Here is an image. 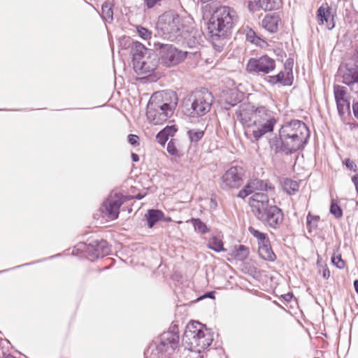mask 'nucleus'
Masks as SVG:
<instances>
[{"instance_id": "obj_52", "label": "nucleus", "mask_w": 358, "mask_h": 358, "mask_svg": "<svg viewBox=\"0 0 358 358\" xmlns=\"http://www.w3.org/2000/svg\"><path fill=\"white\" fill-rule=\"evenodd\" d=\"M252 5H253V3L250 2V3H249V8H250V9H251V10L252 9Z\"/></svg>"}, {"instance_id": "obj_2", "label": "nucleus", "mask_w": 358, "mask_h": 358, "mask_svg": "<svg viewBox=\"0 0 358 358\" xmlns=\"http://www.w3.org/2000/svg\"><path fill=\"white\" fill-rule=\"evenodd\" d=\"M177 103L178 98L175 92H156L147 105L148 120L153 124H162L173 114Z\"/></svg>"}, {"instance_id": "obj_26", "label": "nucleus", "mask_w": 358, "mask_h": 358, "mask_svg": "<svg viewBox=\"0 0 358 358\" xmlns=\"http://www.w3.org/2000/svg\"><path fill=\"white\" fill-rule=\"evenodd\" d=\"M164 213L159 210H149L145 215L149 228H152L154 224L163 217Z\"/></svg>"}, {"instance_id": "obj_14", "label": "nucleus", "mask_w": 358, "mask_h": 358, "mask_svg": "<svg viewBox=\"0 0 358 358\" xmlns=\"http://www.w3.org/2000/svg\"><path fill=\"white\" fill-rule=\"evenodd\" d=\"M334 94L338 114L341 117H343L350 111V100L346 87L338 85H334Z\"/></svg>"}, {"instance_id": "obj_8", "label": "nucleus", "mask_w": 358, "mask_h": 358, "mask_svg": "<svg viewBox=\"0 0 358 358\" xmlns=\"http://www.w3.org/2000/svg\"><path fill=\"white\" fill-rule=\"evenodd\" d=\"M155 48L159 54V62L166 67H173L182 62L188 52L178 49L172 44L155 43Z\"/></svg>"}, {"instance_id": "obj_4", "label": "nucleus", "mask_w": 358, "mask_h": 358, "mask_svg": "<svg viewBox=\"0 0 358 358\" xmlns=\"http://www.w3.org/2000/svg\"><path fill=\"white\" fill-rule=\"evenodd\" d=\"M236 12L231 7L217 8L208 22V30L212 36L224 37L237 22Z\"/></svg>"}, {"instance_id": "obj_20", "label": "nucleus", "mask_w": 358, "mask_h": 358, "mask_svg": "<svg viewBox=\"0 0 358 358\" xmlns=\"http://www.w3.org/2000/svg\"><path fill=\"white\" fill-rule=\"evenodd\" d=\"M274 125L275 124H271V123H267V124H253L252 126L250 127V129L248 130V132L251 133V135L255 141H258L266 134L272 132Z\"/></svg>"}, {"instance_id": "obj_43", "label": "nucleus", "mask_w": 358, "mask_h": 358, "mask_svg": "<svg viewBox=\"0 0 358 358\" xmlns=\"http://www.w3.org/2000/svg\"><path fill=\"white\" fill-rule=\"evenodd\" d=\"M345 164L346 167L348 169H350V171H352L355 172L357 171V165L352 160H351L350 159H346L345 160Z\"/></svg>"}, {"instance_id": "obj_16", "label": "nucleus", "mask_w": 358, "mask_h": 358, "mask_svg": "<svg viewBox=\"0 0 358 358\" xmlns=\"http://www.w3.org/2000/svg\"><path fill=\"white\" fill-rule=\"evenodd\" d=\"M342 82L350 87L351 90L357 92L358 89V66H345L340 69Z\"/></svg>"}, {"instance_id": "obj_23", "label": "nucleus", "mask_w": 358, "mask_h": 358, "mask_svg": "<svg viewBox=\"0 0 358 358\" xmlns=\"http://www.w3.org/2000/svg\"><path fill=\"white\" fill-rule=\"evenodd\" d=\"M258 253L260 257L264 260L274 262L276 259V256L271 249L269 241L266 243H264L259 245Z\"/></svg>"}, {"instance_id": "obj_12", "label": "nucleus", "mask_w": 358, "mask_h": 358, "mask_svg": "<svg viewBox=\"0 0 358 358\" xmlns=\"http://www.w3.org/2000/svg\"><path fill=\"white\" fill-rule=\"evenodd\" d=\"M179 335L177 332L171 331L164 332L157 346L158 351L171 355L178 346Z\"/></svg>"}, {"instance_id": "obj_24", "label": "nucleus", "mask_w": 358, "mask_h": 358, "mask_svg": "<svg viewBox=\"0 0 358 358\" xmlns=\"http://www.w3.org/2000/svg\"><path fill=\"white\" fill-rule=\"evenodd\" d=\"M329 9L328 5L326 3L321 6L317 10V20L320 24H324V22L327 23V27L329 29H331L334 27V24L332 22H329Z\"/></svg>"}, {"instance_id": "obj_45", "label": "nucleus", "mask_w": 358, "mask_h": 358, "mask_svg": "<svg viewBox=\"0 0 358 358\" xmlns=\"http://www.w3.org/2000/svg\"><path fill=\"white\" fill-rule=\"evenodd\" d=\"M162 0H144L145 5L148 8H153L155 5H157Z\"/></svg>"}, {"instance_id": "obj_17", "label": "nucleus", "mask_w": 358, "mask_h": 358, "mask_svg": "<svg viewBox=\"0 0 358 358\" xmlns=\"http://www.w3.org/2000/svg\"><path fill=\"white\" fill-rule=\"evenodd\" d=\"M267 189L268 185L266 182L257 178L251 179L248 180L243 189L238 192L237 196L244 199L251 194H254L256 192L266 191Z\"/></svg>"}, {"instance_id": "obj_46", "label": "nucleus", "mask_w": 358, "mask_h": 358, "mask_svg": "<svg viewBox=\"0 0 358 358\" xmlns=\"http://www.w3.org/2000/svg\"><path fill=\"white\" fill-rule=\"evenodd\" d=\"M352 180L355 186L357 192H358V173L352 178Z\"/></svg>"}, {"instance_id": "obj_18", "label": "nucleus", "mask_w": 358, "mask_h": 358, "mask_svg": "<svg viewBox=\"0 0 358 358\" xmlns=\"http://www.w3.org/2000/svg\"><path fill=\"white\" fill-rule=\"evenodd\" d=\"M252 119H253V124H267V123H271L275 124L276 123L273 112L264 107H259L252 110Z\"/></svg>"}, {"instance_id": "obj_5", "label": "nucleus", "mask_w": 358, "mask_h": 358, "mask_svg": "<svg viewBox=\"0 0 358 358\" xmlns=\"http://www.w3.org/2000/svg\"><path fill=\"white\" fill-rule=\"evenodd\" d=\"M184 110L187 115L201 117L208 113L213 103L211 93L203 89L192 92L184 101Z\"/></svg>"}, {"instance_id": "obj_6", "label": "nucleus", "mask_w": 358, "mask_h": 358, "mask_svg": "<svg viewBox=\"0 0 358 358\" xmlns=\"http://www.w3.org/2000/svg\"><path fill=\"white\" fill-rule=\"evenodd\" d=\"M182 341L191 348H198L200 350L209 347L213 338L209 329L200 322H193L187 325Z\"/></svg>"}, {"instance_id": "obj_27", "label": "nucleus", "mask_w": 358, "mask_h": 358, "mask_svg": "<svg viewBox=\"0 0 358 358\" xmlns=\"http://www.w3.org/2000/svg\"><path fill=\"white\" fill-rule=\"evenodd\" d=\"M237 117L239 120L243 124L248 127V130L250 129V127L253 124V119H252V111L250 113L245 109L240 110L236 113Z\"/></svg>"}, {"instance_id": "obj_35", "label": "nucleus", "mask_w": 358, "mask_h": 358, "mask_svg": "<svg viewBox=\"0 0 358 358\" xmlns=\"http://www.w3.org/2000/svg\"><path fill=\"white\" fill-rule=\"evenodd\" d=\"M136 32L138 35L144 40H148L151 38L152 31L145 27L137 26Z\"/></svg>"}, {"instance_id": "obj_11", "label": "nucleus", "mask_w": 358, "mask_h": 358, "mask_svg": "<svg viewBox=\"0 0 358 358\" xmlns=\"http://www.w3.org/2000/svg\"><path fill=\"white\" fill-rule=\"evenodd\" d=\"M256 216L259 220L274 229L278 227L283 220L282 210L275 205L271 206L263 212L257 213Z\"/></svg>"}, {"instance_id": "obj_48", "label": "nucleus", "mask_w": 358, "mask_h": 358, "mask_svg": "<svg viewBox=\"0 0 358 358\" xmlns=\"http://www.w3.org/2000/svg\"><path fill=\"white\" fill-rule=\"evenodd\" d=\"M131 159H132V161L134 162H136L139 160V157L137 154H135V153H132L131 154Z\"/></svg>"}, {"instance_id": "obj_42", "label": "nucleus", "mask_w": 358, "mask_h": 358, "mask_svg": "<svg viewBox=\"0 0 358 358\" xmlns=\"http://www.w3.org/2000/svg\"><path fill=\"white\" fill-rule=\"evenodd\" d=\"M164 131H166L167 136H173L174 134L177 131V129L175 125L167 126L164 129Z\"/></svg>"}, {"instance_id": "obj_40", "label": "nucleus", "mask_w": 358, "mask_h": 358, "mask_svg": "<svg viewBox=\"0 0 358 358\" xmlns=\"http://www.w3.org/2000/svg\"><path fill=\"white\" fill-rule=\"evenodd\" d=\"M156 139L159 144L164 145L166 142L168 141L169 136L166 134V131H164V129H162L157 134Z\"/></svg>"}, {"instance_id": "obj_10", "label": "nucleus", "mask_w": 358, "mask_h": 358, "mask_svg": "<svg viewBox=\"0 0 358 358\" xmlns=\"http://www.w3.org/2000/svg\"><path fill=\"white\" fill-rule=\"evenodd\" d=\"M275 67V61L267 55L249 59L246 69L250 73H269Z\"/></svg>"}, {"instance_id": "obj_29", "label": "nucleus", "mask_w": 358, "mask_h": 358, "mask_svg": "<svg viewBox=\"0 0 358 358\" xmlns=\"http://www.w3.org/2000/svg\"><path fill=\"white\" fill-rule=\"evenodd\" d=\"M208 247L216 252L226 250L223 247V243L222 240L215 236H213L209 239Z\"/></svg>"}, {"instance_id": "obj_31", "label": "nucleus", "mask_w": 358, "mask_h": 358, "mask_svg": "<svg viewBox=\"0 0 358 358\" xmlns=\"http://www.w3.org/2000/svg\"><path fill=\"white\" fill-rule=\"evenodd\" d=\"M188 136L191 142H198L204 135V130L192 129L188 131Z\"/></svg>"}, {"instance_id": "obj_53", "label": "nucleus", "mask_w": 358, "mask_h": 358, "mask_svg": "<svg viewBox=\"0 0 358 358\" xmlns=\"http://www.w3.org/2000/svg\"><path fill=\"white\" fill-rule=\"evenodd\" d=\"M356 52H357V61H358V47L356 49Z\"/></svg>"}, {"instance_id": "obj_33", "label": "nucleus", "mask_w": 358, "mask_h": 358, "mask_svg": "<svg viewBox=\"0 0 358 358\" xmlns=\"http://www.w3.org/2000/svg\"><path fill=\"white\" fill-rule=\"evenodd\" d=\"M249 252L248 248L240 245L235 252V258L239 261H244L248 256Z\"/></svg>"}, {"instance_id": "obj_28", "label": "nucleus", "mask_w": 358, "mask_h": 358, "mask_svg": "<svg viewBox=\"0 0 358 358\" xmlns=\"http://www.w3.org/2000/svg\"><path fill=\"white\" fill-rule=\"evenodd\" d=\"M102 17L103 19L108 22H110L113 20V5L110 2H105L102 5Z\"/></svg>"}, {"instance_id": "obj_39", "label": "nucleus", "mask_w": 358, "mask_h": 358, "mask_svg": "<svg viewBox=\"0 0 358 358\" xmlns=\"http://www.w3.org/2000/svg\"><path fill=\"white\" fill-rule=\"evenodd\" d=\"M331 262L334 265H335L338 268H343L345 266V262L341 259V255H334L331 257Z\"/></svg>"}, {"instance_id": "obj_22", "label": "nucleus", "mask_w": 358, "mask_h": 358, "mask_svg": "<svg viewBox=\"0 0 358 358\" xmlns=\"http://www.w3.org/2000/svg\"><path fill=\"white\" fill-rule=\"evenodd\" d=\"M90 247L94 250V255L96 257H103L109 252L108 243L104 240L93 241L90 243L88 250H90Z\"/></svg>"}, {"instance_id": "obj_30", "label": "nucleus", "mask_w": 358, "mask_h": 358, "mask_svg": "<svg viewBox=\"0 0 358 358\" xmlns=\"http://www.w3.org/2000/svg\"><path fill=\"white\" fill-rule=\"evenodd\" d=\"M249 231L254 237L257 238L259 245L266 243L269 241L266 234L260 232L252 227H249Z\"/></svg>"}, {"instance_id": "obj_7", "label": "nucleus", "mask_w": 358, "mask_h": 358, "mask_svg": "<svg viewBox=\"0 0 358 358\" xmlns=\"http://www.w3.org/2000/svg\"><path fill=\"white\" fill-rule=\"evenodd\" d=\"M157 27L159 32L165 38L173 41L180 35L182 27V20L174 13H165L159 17Z\"/></svg>"}, {"instance_id": "obj_34", "label": "nucleus", "mask_w": 358, "mask_h": 358, "mask_svg": "<svg viewBox=\"0 0 358 358\" xmlns=\"http://www.w3.org/2000/svg\"><path fill=\"white\" fill-rule=\"evenodd\" d=\"M284 189L289 194H293L298 191L299 184L292 180H286L284 183Z\"/></svg>"}, {"instance_id": "obj_15", "label": "nucleus", "mask_w": 358, "mask_h": 358, "mask_svg": "<svg viewBox=\"0 0 358 358\" xmlns=\"http://www.w3.org/2000/svg\"><path fill=\"white\" fill-rule=\"evenodd\" d=\"M294 61L292 59L286 60L284 65V71H280L275 76L270 78V82L272 84L280 83L285 86L292 85L293 83V69Z\"/></svg>"}, {"instance_id": "obj_9", "label": "nucleus", "mask_w": 358, "mask_h": 358, "mask_svg": "<svg viewBox=\"0 0 358 358\" xmlns=\"http://www.w3.org/2000/svg\"><path fill=\"white\" fill-rule=\"evenodd\" d=\"M243 169L241 166L229 169L220 179V186L222 189L238 188L243 183Z\"/></svg>"}, {"instance_id": "obj_51", "label": "nucleus", "mask_w": 358, "mask_h": 358, "mask_svg": "<svg viewBox=\"0 0 358 358\" xmlns=\"http://www.w3.org/2000/svg\"><path fill=\"white\" fill-rule=\"evenodd\" d=\"M4 358H15V357H13V355H7L4 356Z\"/></svg>"}, {"instance_id": "obj_54", "label": "nucleus", "mask_w": 358, "mask_h": 358, "mask_svg": "<svg viewBox=\"0 0 358 358\" xmlns=\"http://www.w3.org/2000/svg\"><path fill=\"white\" fill-rule=\"evenodd\" d=\"M357 92H358V88H357Z\"/></svg>"}, {"instance_id": "obj_38", "label": "nucleus", "mask_w": 358, "mask_h": 358, "mask_svg": "<svg viewBox=\"0 0 358 358\" xmlns=\"http://www.w3.org/2000/svg\"><path fill=\"white\" fill-rule=\"evenodd\" d=\"M319 219V216L312 215L310 213H308L307 215V224L310 227L315 228Z\"/></svg>"}, {"instance_id": "obj_13", "label": "nucleus", "mask_w": 358, "mask_h": 358, "mask_svg": "<svg viewBox=\"0 0 358 358\" xmlns=\"http://www.w3.org/2000/svg\"><path fill=\"white\" fill-rule=\"evenodd\" d=\"M123 203L121 195L115 193L110 195L103 203V213L110 220H115L118 217L120 208Z\"/></svg>"}, {"instance_id": "obj_3", "label": "nucleus", "mask_w": 358, "mask_h": 358, "mask_svg": "<svg viewBox=\"0 0 358 358\" xmlns=\"http://www.w3.org/2000/svg\"><path fill=\"white\" fill-rule=\"evenodd\" d=\"M132 52L135 72L143 78H150L151 81L158 80L162 73L157 68L159 59L157 55L138 41L133 43Z\"/></svg>"}, {"instance_id": "obj_25", "label": "nucleus", "mask_w": 358, "mask_h": 358, "mask_svg": "<svg viewBox=\"0 0 358 358\" xmlns=\"http://www.w3.org/2000/svg\"><path fill=\"white\" fill-rule=\"evenodd\" d=\"M256 6L264 10H272L280 8V0H259L254 3Z\"/></svg>"}, {"instance_id": "obj_37", "label": "nucleus", "mask_w": 358, "mask_h": 358, "mask_svg": "<svg viewBox=\"0 0 358 358\" xmlns=\"http://www.w3.org/2000/svg\"><path fill=\"white\" fill-rule=\"evenodd\" d=\"M167 151L171 155H177L178 150L176 145V141L175 139H171L167 145Z\"/></svg>"}, {"instance_id": "obj_1", "label": "nucleus", "mask_w": 358, "mask_h": 358, "mask_svg": "<svg viewBox=\"0 0 358 358\" xmlns=\"http://www.w3.org/2000/svg\"><path fill=\"white\" fill-rule=\"evenodd\" d=\"M309 136L310 132L306 124L294 120L285 123L280 129L279 138L271 139L269 143L275 152L289 154L303 148Z\"/></svg>"}, {"instance_id": "obj_21", "label": "nucleus", "mask_w": 358, "mask_h": 358, "mask_svg": "<svg viewBox=\"0 0 358 358\" xmlns=\"http://www.w3.org/2000/svg\"><path fill=\"white\" fill-rule=\"evenodd\" d=\"M280 18L278 15H267L262 20V26L267 31L273 33L277 31Z\"/></svg>"}, {"instance_id": "obj_36", "label": "nucleus", "mask_w": 358, "mask_h": 358, "mask_svg": "<svg viewBox=\"0 0 358 358\" xmlns=\"http://www.w3.org/2000/svg\"><path fill=\"white\" fill-rule=\"evenodd\" d=\"M330 213L335 216L336 218H339L342 216L343 213L339 206L334 201L331 202L330 206Z\"/></svg>"}, {"instance_id": "obj_50", "label": "nucleus", "mask_w": 358, "mask_h": 358, "mask_svg": "<svg viewBox=\"0 0 358 358\" xmlns=\"http://www.w3.org/2000/svg\"><path fill=\"white\" fill-rule=\"evenodd\" d=\"M354 287H355L356 292L358 294V280H355Z\"/></svg>"}, {"instance_id": "obj_47", "label": "nucleus", "mask_w": 358, "mask_h": 358, "mask_svg": "<svg viewBox=\"0 0 358 358\" xmlns=\"http://www.w3.org/2000/svg\"><path fill=\"white\" fill-rule=\"evenodd\" d=\"M355 116L358 119V101L352 105Z\"/></svg>"}, {"instance_id": "obj_41", "label": "nucleus", "mask_w": 358, "mask_h": 358, "mask_svg": "<svg viewBox=\"0 0 358 358\" xmlns=\"http://www.w3.org/2000/svg\"><path fill=\"white\" fill-rule=\"evenodd\" d=\"M247 39L251 43L259 44L261 38L256 36V34L252 30H250L246 34Z\"/></svg>"}, {"instance_id": "obj_32", "label": "nucleus", "mask_w": 358, "mask_h": 358, "mask_svg": "<svg viewBox=\"0 0 358 358\" xmlns=\"http://www.w3.org/2000/svg\"><path fill=\"white\" fill-rule=\"evenodd\" d=\"M191 222L193 224L196 231L201 234H206L208 231L207 226L201 220L198 218H192L191 220Z\"/></svg>"}, {"instance_id": "obj_49", "label": "nucleus", "mask_w": 358, "mask_h": 358, "mask_svg": "<svg viewBox=\"0 0 358 358\" xmlns=\"http://www.w3.org/2000/svg\"><path fill=\"white\" fill-rule=\"evenodd\" d=\"M330 276V272L328 269H324L323 271V277L324 278L327 279Z\"/></svg>"}, {"instance_id": "obj_44", "label": "nucleus", "mask_w": 358, "mask_h": 358, "mask_svg": "<svg viewBox=\"0 0 358 358\" xmlns=\"http://www.w3.org/2000/svg\"><path fill=\"white\" fill-rule=\"evenodd\" d=\"M138 136L134 134H129L128 136V141L132 145H136L138 144Z\"/></svg>"}, {"instance_id": "obj_19", "label": "nucleus", "mask_w": 358, "mask_h": 358, "mask_svg": "<svg viewBox=\"0 0 358 358\" xmlns=\"http://www.w3.org/2000/svg\"><path fill=\"white\" fill-rule=\"evenodd\" d=\"M250 204L253 208L255 215L257 213L263 212L273 205L269 203L268 195L262 192H256L252 194L250 199Z\"/></svg>"}]
</instances>
